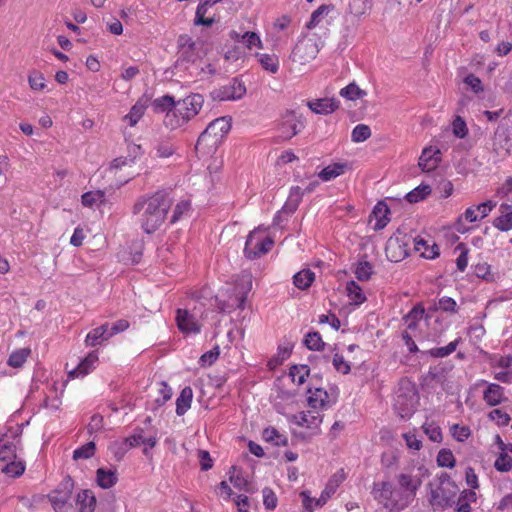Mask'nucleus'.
<instances>
[{
    "instance_id": "nucleus-62",
    "label": "nucleus",
    "mask_w": 512,
    "mask_h": 512,
    "mask_svg": "<svg viewBox=\"0 0 512 512\" xmlns=\"http://www.w3.org/2000/svg\"><path fill=\"white\" fill-rule=\"evenodd\" d=\"M452 128H453V133L458 138H464L468 133L466 123H465L464 119L460 116H456V118L454 119V121L452 123Z\"/></svg>"
},
{
    "instance_id": "nucleus-42",
    "label": "nucleus",
    "mask_w": 512,
    "mask_h": 512,
    "mask_svg": "<svg viewBox=\"0 0 512 512\" xmlns=\"http://www.w3.org/2000/svg\"><path fill=\"white\" fill-rule=\"evenodd\" d=\"M366 95H367L366 91L359 88V86L354 82L348 84L346 87H344L340 90V96H342L348 100H351V101L360 99Z\"/></svg>"
},
{
    "instance_id": "nucleus-11",
    "label": "nucleus",
    "mask_w": 512,
    "mask_h": 512,
    "mask_svg": "<svg viewBox=\"0 0 512 512\" xmlns=\"http://www.w3.org/2000/svg\"><path fill=\"white\" fill-rule=\"evenodd\" d=\"M319 53L317 43L311 39H303L299 41L292 50L290 58L293 62L305 65L316 58Z\"/></svg>"
},
{
    "instance_id": "nucleus-33",
    "label": "nucleus",
    "mask_w": 512,
    "mask_h": 512,
    "mask_svg": "<svg viewBox=\"0 0 512 512\" xmlns=\"http://www.w3.org/2000/svg\"><path fill=\"white\" fill-rule=\"evenodd\" d=\"M262 437L266 442H270L276 446H286L288 444L287 437L279 433L274 427L265 428L262 432Z\"/></svg>"
},
{
    "instance_id": "nucleus-9",
    "label": "nucleus",
    "mask_w": 512,
    "mask_h": 512,
    "mask_svg": "<svg viewBox=\"0 0 512 512\" xmlns=\"http://www.w3.org/2000/svg\"><path fill=\"white\" fill-rule=\"evenodd\" d=\"M231 128L230 121L226 117H219L209 123L206 129L200 134L197 140L196 149L209 138L212 144L215 145L223 138Z\"/></svg>"
},
{
    "instance_id": "nucleus-55",
    "label": "nucleus",
    "mask_w": 512,
    "mask_h": 512,
    "mask_svg": "<svg viewBox=\"0 0 512 512\" xmlns=\"http://www.w3.org/2000/svg\"><path fill=\"white\" fill-rule=\"evenodd\" d=\"M145 111V105L136 103L130 110L129 114L125 116V119L129 121L130 126H135L141 119Z\"/></svg>"
},
{
    "instance_id": "nucleus-20",
    "label": "nucleus",
    "mask_w": 512,
    "mask_h": 512,
    "mask_svg": "<svg viewBox=\"0 0 512 512\" xmlns=\"http://www.w3.org/2000/svg\"><path fill=\"white\" fill-rule=\"evenodd\" d=\"M414 243V248L416 251L421 253V256H423L426 259H435L439 256V247L435 242H432V244H429L428 241L421 237H416L412 239Z\"/></svg>"
},
{
    "instance_id": "nucleus-41",
    "label": "nucleus",
    "mask_w": 512,
    "mask_h": 512,
    "mask_svg": "<svg viewBox=\"0 0 512 512\" xmlns=\"http://www.w3.org/2000/svg\"><path fill=\"white\" fill-rule=\"evenodd\" d=\"M431 191L432 189L429 185L422 184L408 192L405 198L409 203H417L425 199L431 193Z\"/></svg>"
},
{
    "instance_id": "nucleus-46",
    "label": "nucleus",
    "mask_w": 512,
    "mask_h": 512,
    "mask_svg": "<svg viewBox=\"0 0 512 512\" xmlns=\"http://www.w3.org/2000/svg\"><path fill=\"white\" fill-rule=\"evenodd\" d=\"M371 136V129L366 124L356 125L351 133V139L355 143L366 141Z\"/></svg>"
},
{
    "instance_id": "nucleus-29",
    "label": "nucleus",
    "mask_w": 512,
    "mask_h": 512,
    "mask_svg": "<svg viewBox=\"0 0 512 512\" xmlns=\"http://www.w3.org/2000/svg\"><path fill=\"white\" fill-rule=\"evenodd\" d=\"M117 480L115 470L99 468L96 472L97 484L103 489L113 487L117 483Z\"/></svg>"
},
{
    "instance_id": "nucleus-32",
    "label": "nucleus",
    "mask_w": 512,
    "mask_h": 512,
    "mask_svg": "<svg viewBox=\"0 0 512 512\" xmlns=\"http://www.w3.org/2000/svg\"><path fill=\"white\" fill-rule=\"evenodd\" d=\"M314 280L315 273L310 269H303L297 272L293 277L294 285L301 290L309 288Z\"/></svg>"
},
{
    "instance_id": "nucleus-49",
    "label": "nucleus",
    "mask_w": 512,
    "mask_h": 512,
    "mask_svg": "<svg viewBox=\"0 0 512 512\" xmlns=\"http://www.w3.org/2000/svg\"><path fill=\"white\" fill-rule=\"evenodd\" d=\"M436 461L440 467L453 468L456 464L455 457L449 449H441L438 452Z\"/></svg>"
},
{
    "instance_id": "nucleus-48",
    "label": "nucleus",
    "mask_w": 512,
    "mask_h": 512,
    "mask_svg": "<svg viewBox=\"0 0 512 512\" xmlns=\"http://www.w3.org/2000/svg\"><path fill=\"white\" fill-rule=\"evenodd\" d=\"M28 83L32 90L42 91L46 88V82L43 74L39 71L33 70L28 76Z\"/></svg>"
},
{
    "instance_id": "nucleus-31",
    "label": "nucleus",
    "mask_w": 512,
    "mask_h": 512,
    "mask_svg": "<svg viewBox=\"0 0 512 512\" xmlns=\"http://www.w3.org/2000/svg\"><path fill=\"white\" fill-rule=\"evenodd\" d=\"M193 398V391L190 387L182 389L179 397L176 400V413L181 416L184 415L190 408Z\"/></svg>"
},
{
    "instance_id": "nucleus-61",
    "label": "nucleus",
    "mask_w": 512,
    "mask_h": 512,
    "mask_svg": "<svg viewBox=\"0 0 512 512\" xmlns=\"http://www.w3.org/2000/svg\"><path fill=\"white\" fill-rule=\"evenodd\" d=\"M452 436L458 441L463 442L470 436V429L467 426H460L459 424H454L451 427Z\"/></svg>"
},
{
    "instance_id": "nucleus-34",
    "label": "nucleus",
    "mask_w": 512,
    "mask_h": 512,
    "mask_svg": "<svg viewBox=\"0 0 512 512\" xmlns=\"http://www.w3.org/2000/svg\"><path fill=\"white\" fill-rule=\"evenodd\" d=\"M154 157L166 159L171 157L175 151V146L169 140H159L154 145Z\"/></svg>"
},
{
    "instance_id": "nucleus-19",
    "label": "nucleus",
    "mask_w": 512,
    "mask_h": 512,
    "mask_svg": "<svg viewBox=\"0 0 512 512\" xmlns=\"http://www.w3.org/2000/svg\"><path fill=\"white\" fill-rule=\"evenodd\" d=\"M483 399L489 406H497L504 400V388L499 384L490 383L483 392Z\"/></svg>"
},
{
    "instance_id": "nucleus-22",
    "label": "nucleus",
    "mask_w": 512,
    "mask_h": 512,
    "mask_svg": "<svg viewBox=\"0 0 512 512\" xmlns=\"http://www.w3.org/2000/svg\"><path fill=\"white\" fill-rule=\"evenodd\" d=\"M108 331V323H105L90 331L85 339L86 346L95 347L100 345L103 341H107L109 338H111Z\"/></svg>"
},
{
    "instance_id": "nucleus-56",
    "label": "nucleus",
    "mask_w": 512,
    "mask_h": 512,
    "mask_svg": "<svg viewBox=\"0 0 512 512\" xmlns=\"http://www.w3.org/2000/svg\"><path fill=\"white\" fill-rule=\"evenodd\" d=\"M2 471L11 477H18L24 473L25 465L21 461H12L6 464Z\"/></svg>"
},
{
    "instance_id": "nucleus-10",
    "label": "nucleus",
    "mask_w": 512,
    "mask_h": 512,
    "mask_svg": "<svg viewBox=\"0 0 512 512\" xmlns=\"http://www.w3.org/2000/svg\"><path fill=\"white\" fill-rule=\"evenodd\" d=\"M74 489V482L70 476H66L58 488L48 495V499L56 512H64Z\"/></svg>"
},
{
    "instance_id": "nucleus-4",
    "label": "nucleus",
    "mask_w": 512,
    "mask_h": 512,
    "mask_svg": "<svg viewBox=\"0 0 512 512\" xmlns=\"http://www.w3.org/2000/svg\"><path fill=\"white\" fill-rule=\"evenodd\" d=\"M179 57L175 67L178 70L187 71L190 77L201 76V71H205L203 61L195 51V43L190 37L182 35L179 37Z\"/></svg>"
},
{
    "instance_id": "nucleus-39",
    "label": "nucleus",
    "mask_w": 512,
    "mask_h": 512,
    "mask_svg": "<svg viewBox=\"0 0 512 512\" xmlns=\"http://www.w3.org/2000/svg\"><path fill=\"white\" fill-rule=\"evenodd\" d=\"M31 350L29 348H20L13 351L8 360L7 364L13 368H20L26 362Z\"/></svg>"
},
{
    "instance_id": "nucleus-1",
    "label": "nucleus",
    "mask_w": 512,
    "mask_h": 512,
    "mask_svg": "<svg viewBox=\"0 0 512 512\" xmlns=\"http://www.w3.org/2000/svg\"><path fill=\"white\" fill-rule=\"evenodd\" d=\"M172 200L164 192L140 197L133 206V214L138 216L141 228L147 234L158 230L164 223Z\"/></svg>"
},
{
    "instance_id": "nucleus-26",
    "label": "nucleus",
    "mask_w": 512,
    "mask_h": 512,
    "mask_svg": "<svg viewBox=\"0 0 512 512\" xmlns=\"http://www.w3.org/2000/svg\"><path fill=\"white\" fill-rule=\"evenodd\" d=\"M500 216L495 218L493 225L501 231H509L512 229V206L502 204L500 206Z\"/></svg>"
},
{
    "instance_id": "nucleus-14",
    "label": "nucleus",
    "mask_w": 512,
    "mask_h": 512,
    "mask_svg": "<svg viewBox=\"0 0 512 512\" xmlns=\"http://www.w3.org/2000/svg\"><path fill=\"white\" fill-rule=\"evenodd\" d=\"M292 421L298 426L306 427L312 431V435L320 433L322 415L316 411H302L292 416Z\"/></svg>"
},
{
    "instance_id": "nucleus-13",
    "label": "nucleus",
    "mask_w": 512,
    "mask_h": 512,
    "mask_svg": "<svg viewBox=\"0 0 512 512\" xmlns=\"http://www.w3.org/2000/svg\"><path fill=\"white\" fill-rule=\"evenodd\" d=\"M176 323L178 329L184 334H198L202 327L196 316L186 309L177 310Z\"/></svg>"
},
{
    "instance_id": "nucleus-30",
    "label": "nucleus",
    "mask_w": 512,
    "mask_h": 512,
    "mask_svg": "<svg viewBox=\"0 0 512 512\" xmlns=\"http://www.w3.org/2000/svg\"><path fill=\"white\" fill-rule=\"evenodd\" d=\"M347 168L348 165L346 163H333L321 170L319 173V178L322 181H330L344 174Z\"/></svg>"
},
{
    "instance_id": "nucleus-28",
    "label": "nucleus",
    "mask_w": 512,
    "mask_h": 512,
    "mask_svg": "<svg viewBox=\"0 0 512 512\" xmlns=\"http://www.w3.org/2000/svg\"><path fill=\"white\" fill-rule=\"evenodd\" d=\"M304 193L305 192L299 186L292 187L282 210L289 214L295 212L302 200Z\"/></svg>"
},
{
    "instance_id": "nucleus-51",
    "label": "nucleus",
    "mask_w": 512,
    "mask_h": 512,
    "mask_svg": "<svg viewBox=\"0 0 512 512\" xmlns=\"http://www.w3.org/2000/svg\"><path fill=\"white\" fill-rule=\"evenodd\" d=\"M131 449L129 444L123 440H116L109 445L110 452L114 455L117 460H121L127 451Z\"/></svg>"
},
{
    "instance_id": "nucleus-40",
    "label": "nucleus",
    "mask_w": 512,
    "mask_h": 512,
    "mask_svg": "<svg viewBox=\"0 0 512 512\" xmlns=\"http://www.w3.org/2000/svg\"><path fill=\"white\" fill-rule=\"evenodd\" d=\"M289 375L294 383L302 385L306 378L309 377L310 369L307 365H293L290 368Z\"/></svg>"
},
{
    "instance_id": "nucleus-38",
    "label": "nucleus",
    "mask_w": 512,
    "mask_h": 512,
    "mask_svg": "<svg viewBox=\"0 0 512 512\" xmlns=\"http://www.w3.org/2000/svg\"><path fill=\"white\" fill-rule=\"evenodd\" d=\"M424 314L425 309L421 304L414 306L404 318L407 328L411 330L416 329L418 322L424 317Z\"/></svg>"
},
{
    "instance_id": "nucleus-24",
    "label": "nucleus",
    "mask_w": 512,
    "mask_h": 512,
    "mask_svg": "<svg viewBox=\"0 0 512 512\" xmlns=\"http://www.w3.org/2000/svg\"><path fill=\"white\" fill-rule=\"evenodd\" d=\"M76 502L79 512H94L96 498L91 490H82L77 494Z\"/></svg>"
},
{
    "instance_id": "nucleus-54",
    "label": "nucleus",
    "mask_w": 512,
    "mask_h": 512,
    "mask_svg": "<svg viewBox=\"0 0 512 512\" xmlns=\"http://www.w3.org/2000/svg\"><path fill=\"white\" fill-rule=\"evenodd\" d=\"M95 453V443L88 442L85 445L79 447L73 452V459H88L91 458Z\"/></svg>"
},
{
    "instance_id": "nucleus-7",
    "label": "nucleus",
    "mask_w": 512,
    "mask_h": 512,
    "mask_svg": "<svg viewBox=\"0 0 512 512\" xmlns=\"http://www.w3.org/2000/svg\"><path fill=\"white\" fill-rule=\"evenodd\" d=\"M371 493L376 501H378L384 506V508L391 512H398L405 508V506H403L401 497L399 496L398 499L394 497L396 490L393 484L389 481L375 482L373 484Z\"/></svg>"
},
{
    "instance_id": "nucleus-64",
    "label": "nucleus",
    "mask_w": 512,
    "mask_h": 512,
    "mask_svg": "<svg viewBox=\"0 0 512 512\" xmlns=\"http://www.w3.org/2000/svg\"><path fill=\"white\" fill-rule=\"evenodd\" d=\"M489 417L491 420L496 421L498 425H508L511 420L509 414L500 409L492 410L489 413Z\"/></svg>"
},
{
    "instance_id": "nucleus-8",
    "label": "nucleus",
    "mask_w": 512,
    "mask_h": 512,
    "mask_svg": "<svg viewBox=\"0 0 512 512\" xmlns=\"http://www.w3.org/2000/svg\"><path fill=\"white\" fill-rule=\"evenodd\" d=\"M411 237L406 234H395L391 236L385 247V253L391 262H400L408 256L409 242Z\"/></svg>"
},
{
    "instance_id": "nucleus-5",
    "label": "nucleus",
    "mask_w": 512,
    "mask_h": 512,
    "mask_svg": "<svg viewBox=\"0 0 512 512\" xmlns=\"http://www.w3.org/2000/svg\"><path fill=\"white\" fill-rule=\"evenodd\" d=\"M438 485L433 487V483L428 484L430 489L428 501L433 507L447 508L455 503V498L459 492L456 483L447 473H441L437 477Z\"/></svg>"
},
{
    "instance_id": "nucleus-58",
    "label": "nucleus",
    "mask_w": 512,
    "mask_h": 512,
    "mask_svg": "<svg viewBox=\"0 0 512 512\" xmlns=\"http://www.w3.org/2000/svg\"><path fill=\"white\" fill-rule=\"evenodd\" d=\"M329 6L321 5L311 14L310 21L307 24L308 29H312L318 25L324 15L329 13Z\"/></svg>"
},
{
    "instance_id": "nucleus-52",
    "label": "nucleus",
    "mask_w": 512,
    "mask_h": 512,
    "mask_svg": "<svg viewBox=\"0 0 512 512\" xmlns=\"http://www.w3.org/2000/svg\"><path fill=\"white\" fill-rule=\"evenodd\" d=\"M458 343H459V340H454L444 347H437V348L431 349L429 351V354L435 358L446 357V356L452 354L456 350Z\"/></svg>"
},
{
    "instance_id": "nucleus-2",
    "label": "nucleus",
    "mask_w": 512,
    "mask_h": 512,
    "mask_svg": "<svg viewBox=\"0 0 512 512\" xmlns=\"http://www.w3.org/2000/svg\"><path fill=\"white\" fill-rule=\"evenodd\" d=\"M430 476L428 468L424 465L413 466L396 476L399 486V495L405 508L415 499L423 481Z\"/></svg>"
},
{
    "instance_id": "nucleus-18",
    "label": "nucleus",
    "mask_w": 512,
    "mask_h": 512,
    "mask_svg": "<svg viewBox=\"0 0 512 512\" xmlns=\"http://www.w3.org/2000/svg\"><path fill=\"white\" fill-rule=\"evenodd\" d=\"M98 361V356L95 352L89 353L73 370L69 371V377L71 378H79L84 377L88 373H90L94 367L96 362Z\"/></svg>"
},
{
    "instance_id": "nucleus-27",
    "label": "nucleus",
    "mask_w": 512,
    "mask_h": 512,
    "mask_svg": "<svg viewBox=\"0 0 512 512\" xmlns=\"http://www.w3.org/2000/svg\"><path fill=\"white\" fill-rule=\"evenodd\" d=\"M496 139H503L505 144L512 142V112L510 111L502 120L495 132Z\"/></svg>"
},
{
    "instance_id": "nucleus-59",
    "label": "nucleus",
    "mask_w": 512,
    "mask_h": 512,
    "mask_svg": "<svg viewBox=\"0 0 512 512\" xmlns=\"http://www.w3.org/2000/svg\"><path fill=\"white\" fill-rule=\"evenodd\" d=\"M455 250L460 251V254L456 259V265L458 270L463 272L468 265V249L465 244L460 243L456 246Z\"/></svg>"
},
{
    "instance_id": "nucleus-21",
    "label": "nucleus",
    "mask_w": 512,
    "mask_h": 512,
    "mask_svg": "<svg viewBox=\"0 0 512 512\" xmlns=\"http://www.w3.org/2000/svg\"><path fill=\"white\" fill-rule=\"evenodd\" d=\"M307 394L308 405L313 409L325 407L329 398L327 391L324 390L323 388L318 387H309L307 390Z\"/></svg>"
},
{
    "instance_id": "nucleus-44",
    "label": "nucleus",
    "mask_w": 512,
    "mask_h": 512,
    "mask_svg": "<svg viewBox=\"0 0 512 512\" xmlns=\"http://www.w3.org/2000/svg\"><path fill=\"white\" fill-rule=\"evenodd\" d=\"M177 102H175L174 98L168 95L162 96L160 98H157L153 101V107L158 112H165L166 114L168 111L175 110V105Z\"/></svg>"
},
{
    "instance_id": "nucleus-60",
    "label": "nucleus",
    "mask_w": 512,
    "mask_h": 512,
    "mask_svg": "<svg viewBox=\"0 0 512 512\" xmlns=\"http://www.w3.org/2000/svg\"><path fill=\"white\" fill-rule=\"evenodd\" d=\"M159 396L155 399V403L158 406L164 405L172 397V389L165 382H160V388L158 390Z\"/></svg>"
},
{
    "instance_id": "nucleus-57",
    "label": "nucleus",
    "mask_w": 512,
    "mask_h": 512,
    "mask_svg": "<svg viewBox=\"0 0 512 512\" xmlns=\"http://www.w3.org/2000/svg\"><path fill=\"white\" fill-rule=\"evenodd\" d=\"M262 495H263V504H264L265 508L269 509V510H274L277 507V503H278V499H277L275 492L271 488L265 487L262 490Z\"/></svg>"
},
{
    "instance_id": "nucleus-50",
    "label": "nucleus",
    "mask_w": 512,
    "mask_h": 512,
    "mask_svg": "<svg viewBox=\"0 0 512 512\" xmlns=\"http://www.w3.org/2000/svg\"><path fill=\"white\" fill-rule=\"evenodd\" d=\"M494 467L499 472H509L512 470V457L506 451H502L495 460Z\"/></svg>"
},
{
    "instance_id": "nucleus-53",
    "label": "nucleus",
    "mask_w": 512,
    "mask_h": 512,
    "mask_svg": "<svg viewBox=\"0 0 512 512\" xmlns=\"http://www.w3.org/2000/svg\"><path fill=\"white\" fill-rule=\"evenodd\" d=\"M424 433L428 436V438L433 442H441L442 441V432L441 428L435 423H424L423 426Z\"/></svg>"
},
{
    "instance_id": "nucleus-43",
    "label": "nucleus",
    "mask_w": 512,
    "mask_h": 512,
    "mask_svg": "<svg viewBox=\"0 0 512 512\" xmlns=\"http://www.w3.org/2000/svg\"><path fill=\"white\" fill-rule=\"evenodd\" d=\"M210 5H212V4L208 0H205L204 2H201L198 4L196 13H195V20H194L195 25H203V26H207V27L212 26V24L214 23V19L203 20V16L206 14L208 7Z\"/></svg>"
},
{
    "instance_id": "nucleus-23",
    "label": "nucleus",
    "mask_w": 512,
    "mask_h": 512,
    "mask_svg": "<svg viewBox=\"0 0 512 512\" xmlns=\"http://www.w3.org/2000/svg\"><path fill=\"white\" fill-rule=\"evenodd\" d=\"M255 57L261 68L270 74H276L279 71L280 63L276 54L256 53Z\"/></svg>"
},
{
    "instance_id": "nucleus-45",
    "label": "nucleus",
    "mask_w": 512,
    "mask_h": 512,
    "mask_svg": "<svg viewBox=\"0 0 512 512\" xmlns=\"http://www.w3.org/2000/svg\"><path fill=\"white\" fill-rule=\"evenodd\" d=\"M355 275L359 281H367L373 273V267L370 262L363 260L356 264Z\"/></svg>"
},
{
    "instance_id": "nucleus-16",
    "label": "nucleus",
    "mask_w": 512,
    "mask_h": 512,
    "mask_svg": "<svg viewBox=\"0 0 512 512\" xmlns=\"http://www.w3.org/2000/svg\"><path fill=\"white\" fill-rule=\"evenodd\" d=\"M340 102L335 98H321L307 102L310 110L316 114L328 115L339 108Z\"/></svg>"
},
{
    "instance_id": "nucleus-35",
    "label": "nucleus",
    "mask_w": 512,
    "mask_h": 512,
    "mask_svg": "<svg viewBox=\"0 0 512 512\" xmlns=\"http://www.w3.org/2000/svg\"><path fill=\"white\" fill-rule=\"evenodd\" d=\"M81 202L89 208L100 205L105 202V192L102 190L88 191L82 195Z\"/></svg>"
},
{
    "instance_id": "nucleus-17",
    "label": "nucleus",
    "mask_w": 512,
    "mask_h": 512,
    "mask_svg": "<svg viewBox=\"0 0 512 512\" xmlns=\"http://www.w3.org/2000/svg\"><path fill=\"white\" fill-rule=\"evenodd\" d=\"M439 162L440 150L437 148L429 147L422 151L418 165L423 171L429 172L434 170L438 166Z\"/></svg>"
},
{
    "instance_id": "nucleus-37",
    "label": "nucleus",
    "mask_w": 512,
    "mask_h": 512,
    "mask_svg": "<svg viewBox=\"0 0 512 512\" xmlns=\"http://www.w3.org/2000/svg\"><path fill=\"white\" fill-rule=\"evenodd\" d=\"M389 208L383 203H378L373 209V215L377 219L374 229L381 230L389 222L388 218Z\"/></svg>"
},
{
    "instance_id": "nucleus-3",
    "label": "nucleus",
    "mask_w": 512,
    "mask_h": 512,
    "mask_svg": "<svg viewBox=\"0 0 512 512\" xmlns=\"http://www.w3.org/2000/svg\"><path fill=\"white\" fill-rule=\"evenodd\" d=\"M203 103L204 99L200 94H191L177 101L175 110L166 114V125L171 129L183 126L200 112Z\"/></svg>"
},
{
    "instance_id": "nucleus-6",
    "label": "nucleus",
    "mask_w": 512,
    "mask_h": 512,
    "mask_svg": "<svg viewBox=\"0 0 512 512\" xmlns=\"http://www.w3.org/2000/svg\"><path fill=\"white\" fill-rule=\"evenodd\" d=\"M273 245V239L265 234V230L258 227L249 233L244 254L249 259H256L268 253Z\"/></svg>"
},
{
    "instance_id": "nucleus-25",
    "label": "nucleus",
    "mask_w": 512,
    "mask_h": 512,
    "mask_svg": "<svg viewBox=\"0 0 512 512\" xmlns=\"http://www.w3.org/2000/svg\"><path fill=\"white\" fill-rule=\"evenodd\" d=\"M230 37L236 42H241L248 49H252L253 47H263L260 36L255 32H245L241 35L236 31H232Z\"/></svg>"
},
{
    "instance_id": "nucleus-15",
    "label": "nucleus",
    "mask_w": 512,
    "mask_h": 512,
    "mask_svg": "<svg viewBox=\"0 0 512 512\" xmlns=\"http://www.w3.org/2000/svg\"><path fill=\"white\" fill-rule=\"evenodd\" d=\"M495 205L496 204L490 200L478 205H473L465 210L463 216L470 223L476 222L488 216Z\"/></svg>"
},
{
    "instance_id": "nucleus-63",
    "label": "nucleus",
    "mask_w": 512,
    "mask_h": 512,
    "mask_svg": "<svg viewBox=\"0 0 512 512\" xmlns=\"http://www.w3.org/2000/svg\"><path fill=\"white\" fill-rule=\"evenodd\" d=\"M332 363L334 368L342 374H348L351 370L350 364L338 353L334 355Z\"/></svg>"
},
{
    "instance_id": "nucleus-12",
    "label": "nucleus",
    "mask_w": 512,
    "mask_h": 512,
    "mask_svg": "<svg viewBox=\"0 0 512 512\" xmlns=\"http://www.w3.org/2000/svg\"><path fill=\"white\" fill-rule=\"evenodd\" d=\"M246 93V87L242 81L237 78L232 79L228 84L221 86L211 92L214 100L229 101L239 100Z\"/></svg>"
},
{
    "instance_id": "nucleus-36",
    "label": "nucleus",
    "mask_w": 512,
    "mask_h": 512,
    "mask_svg": "<svg viewBox=\"0 0 512 512\" xmlns=\"http://www.w3.org/2000/svg\"><path fill=\"white\" fill-rule=\"evenodd\" d=\"M348 297L352 304L360 305L366 301V296L361 287L355 281H349L346 285Z\"/></svg>"
},
{
    "instance_id": "nucleus-47",
    "label": "nucleus",
    "mask_w": 512,
    "mask_h": 512,
    "mask_svg": "<svg viewBox=\"0 0 512 512\" xmlns=\"http://www.w3.org/2000/svg\"><path fill=\"white\" fill-rule=\"evenodd\" d=\"M304 344L309 350L319 351L323 349L325 343L318 332H309L304 339Z\"/></svg>"
}]
</instances>
